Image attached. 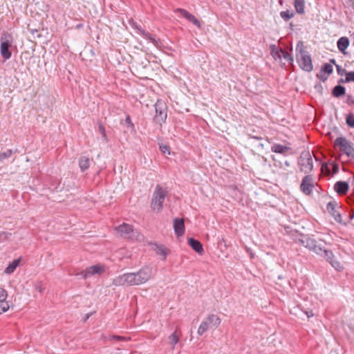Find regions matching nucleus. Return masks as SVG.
Instances as JSON below:
<instances>
[{"label": "nucleus", "mask_w": 354, "mask_h": 354, "mask_svg": "<svg viewBox=\"0 0 354 354\" xmlns=\"http://www.w3.org/2000/svg\"><path fill=\"white\" fill-rule=\"evenodd\" d=\"M151 267H142L138 272H128L120 275L113 279L115 286H137L147 282L151 277Z\"/></svg>", "instance_id": "obj_1"}, {"label": "nucleus", "mask_w": 354, "mask_h": 354, "mask_svg": "<svg viewBox=\"0 0 354 354\" xmlns=\"http://www.w3.org/2000/svg\"><path fill=\"white\" fill-rule=\"evenodd\" d=\"M295 242L326 257L327 261L332 266V258L328 256V253H330V252L326 248V243L324 242L321 240L317 241L308 235L304 234H301L299 238L296 239Z\"/></svg>", "instance_id": "obj_2"}, {"label": "nucleus", "mask_w": 354, "mask_h": 354, "mask_svg": "<svg viewBox=\"0 0 354 354\" xmlns=\"http://www.w3.org/2000/svg\"><path fill=\"white\" fill-rule=\"evenodd\" d=\"M296 59L300 68L307 72H310L313 68V63L310 55L305 50L302 41H299L296 46Z\"/></svg>", "instance_id": "obj_3"}, {"label": "nucleus", "mask_w": 354, "mask_h": 354, "mask_svg": "<svg viewBox=\"0 0 354 354\" xmlns=\"http://www.w3.org/2000/svg\"><path fill=\"white\" fill-rule=\"evenodd\" d=\"M168 192L160 185H157L152 195L151 207L153 210L160 212L163 207V203Z\"/></svg>", "instance_id": "obj_4"}, {"label": "nucleus", "mask_w": 354, "mask_h": 354, "mask_svg": "<svg viewBox=\"0 0 354 354\" xmlns=\"http://www.w3.org/2000/svg\"><path fill=\"white\" fill-rule=\"evenodd\" d=\"M115 230L120 234V236L126 239L130 240H141L143 236L135 230L131 225L126 223H122L121 225L115 227Z\"/></svg>", "instance_id": "obj_5"}, {"label": "nucleus", "mask_w": 354, "mask_h": 354, "mask_svg": "<svg viewBox=\"0 0 354 354\" xmlns=\"http://www.w3.org/2000/svg\"><path fill=\"white\" fill-rule=\"evenodd\" d=\"M0 53L4 61L9 59L12 56L10 47L13 43V37L8 32H3L1 36Z\"/></svg>", "instance_id": "obj_6"}, {"label": "nucleus", "mask_w": 354, "mask_h": 354, "mask_svg": "<svg viewBox=\"0 0 354 354\" xmlns=\"http://www.w3.org/2000/svg\"><path fill=\"white\" fill-rule=\"evenodd\" d=\"M339 147L341 152L345 154L351 161L354 160V148L351 141L344 137H338L335 139L333 148Z\"/></svg>", "instance_id": "obj_7"}, {"label": "nucleus", "mask_w": 354, "mask_h": 354, "mask_svg": "<svg viewBox=\"0 0 354 354\" xmlns=\"http://www.w3.org/2000/svg\"><path fill=\"white\" fill-rule=\"evenodd\" d=\"M156 114L153 122L160 127L165 123L167 118V106L163 101L158 100L154 104Z\"/></svg>", "instance_id": "obj_8"}, {"label": "nucleus", "mask_w": 354, "mask_h": 354, "mask_svg": "<svg viewBox=\"0 0 354 354\" xmlns=\"http://www.w3.org/2000/svg\"><path fill=\"white\" fill-rule=\"evenodd\" d=\"M298 165L301 172L308 174L313 169V160L308 151L301 153L298 159Z\"/></svg>", "instance_id": "obj_9"}, {"label": "nucleus", "mask_w": 354, "mask_h": 354, "mask_svg": "<svg viewBox=\"0 0 354 354\" xmlns=\"http://www.w3.org/2000/svg\"><path fill=\"white\" fill-rule=\"evenodd\" d=\"M129 24H131L135 29L139 31L140 34L145 38V39L149 40L156 47L158 48L160 46L161 41L160 39H156L155 37L146 31L143 28H141L140 26L138 25L136 22L131 18L129 20Z\"/></svg>", "instance_id": "obj_10"}, {"label": "nucleus", "mask_w": 354, "mask_h": 354, "mask_svg": "<svg viewBox=\"0 0 354 354\" xmlns=\"http://www.w3.org/2000/svg\"><path fill=\"white\" fill-rule=\"evenodd\" d=\"M314 188L313 178L312 175H306L300 185L301 191L306 195H310Z\"/></svg>", "instance_id": "obj_11"}, {"label": "nucleus", "mask_w": 354, "mask_h": 354, "mask_svg": "<svg viewBox=\"0 0 354 354\" xmlns=\"http://www.w3.org/2000/svg\"><path fill=\"white\" fill-rule=\"evenodd\" d=\"M105 271V267H86L84 271L75 274L79 278L86 279L95 274H101Z\"/></svg>", "instance_id": "obj_12"}, {"label": "nucleus", "mask_w": 354, "mask_h": 354, "mask_svg": "<svg viewBox=\"0 0 354 354\" xmlns=\"http://www.w3.org/2000/svg\"><path fill=\"white\" fill-rule=\"evenodd\" d=\"M151 249L158 255L161 259L165 260L170 250L163 244H158L156 242L150 243Z\"/></svg>", "instance_id": "obj_13"}, {"label": "nucleus", "mask_w": 354, "mask_h": 354, "mask_svg": "<svg viewBox=\"0 0 354 354\" xmlns=\"http://www.w3.org/2000/svg\"><path fill=\"white\" fill-rule=\"evenodd\" d=\"M332 59L329 60V63L325 64L321 68L319 73H317V76L319 79H320L322 82H325L330 74L332 73Z\"/></svg>", "instance_id": "obj_14"}, {"label": "nucleus", "mask_w": 354, "mask_h": 354, "mask_svg": "<svg viewBox=\"0 0 354 354\" xmlns=\"http://www.w3.org/2000/svg\"><path fill=\"white\" fill-rule=\"evenodd\" d=\"M175 12L180 13L183 17L185 18L189 22H192L198 28L201 27V23L199 20L196 19V17L194 15L189 13L187 10L183 8H177Z\"/></svg>", "instance_id": "obj_15"}, {"label": "nucleus", "mask_w": 354, "mask_h": 354, "mask_svg": "<svg viewBox=\"0 0 354 354\" xmlns=\"http://www.w3.org/2000/svg\"><path fill=\"white\" fill-rule=\"evenodd\" d=\"M333 206L335 205H333ZM353 217L354 213L349 214H346V218H343L342 215L335 210V207H333V218L337 223L346 225L353 219Z\"/></svg>", "instance_id": "obj_16"}, {"label": "nucleus", "mask_w": 354, "mask_h": 354, "mask_svg": "<svg viewBox=\"0 0 354 354\" xmlns=\"http://www.w3.org/2000/svg\"><path fill=\"white\" fill-rule=\"evenodd\" d=\"M174 229L177 236H183L185 231L184 219L175 218L174 219Z\"/></svg>", "instance_id": "obj_17"}, {"label": "nucleus", "mask_w": 354, "mask_h": 354, "mask_svg": "<svg viewBox=\"0 0 354 354\" xmlns=\"http://www.w3.org/2000/svg\"><path fill=\"white\" fill-rule=\"evenodd\" d=\"M7 297V291L0 287V314L6 312L10 308L8 303L6 301Z\"/></svg>", "instance_id": "obj_18"}, {"label": "nucleus", "mask_w": 354, "mask_h": 354, "mask_svg": "<svg viewBox=\"0 0 354 354\" xmlns=\"http://www.w3.org/2000/svg\"><path fill=\"white\" fill-rule=\"evenodd\" d=\"M348 183L345 181H337L335 184L333 189L339 195H344L348 192Z\"/></svg>", "instance_id": "obj_19"}, {"label": "nucleus", "mask_w": 354, "mask_h": 354, "mask_svg": "<svg viewBox=\"0 0 354 354\" xmlns=\"http://www.w3.org/2000/svg\"><path fill=\"white\" fill-rule=\"evenodd\" d=\"M291 148L280 144H274L271 147V151L277 153H281L286 156L288 151H291Z\"/></svg>", "instance_id": "obj_20"}, {"label": "nucleus", "mask_w": 354, "mask_h": 354, "mask_svg": "<svg viewBox=\"0 0 354 354\" xmlns=\"http://www.w3.org/2000/svg\"><path fill=\"white\" fill-rule=\"evenodd\" d=\"M189 246L197 253L201 254L203 250V244L197 239L191 237L188 239Z\"/></svg>", "instance_id": "obj_21"}, {"label": "nucleus", "mask_w": 354, "mask_h": 354, "mask_svg": "<svg viewBox=\"0 0 354 354\" xmlns=\"http://www.w3.org/2000/svg\"><path fill=\"white\" fill-rule=\"evenodd\" d=\"M210 326V328H216L221 324V320L220 317L214 314H210L205 319Z\"/></svg>", "instance_id": "obj_22"}, {"label": "nucleus", "mask_w": 354, "mask_h": 354, "mask_svg": "<svg viewBox=\"0 0 354 354\" xmlns=\"http://www.w3.org/2000/svg\"><path fill=\"white\" fill-rule=\"evenodd\" d=\"M337 48L339 49V50L343 53V54H346V49L348 48V46H349V39L348 37H340L337 42Z\"/></svg>", "instance_id": "obj_23"}, {"label": "nucleus", "mask_w": 354, "mask_h": 354, "mask_svg": "<svg viewBox=\"0 0 354 354\" xmlns=\"http://www.w3.org/2000/svg\"><path fill=\"white\" fill-rule=\"evenodd\" d=\"M90 159L86 156H81L79 159V167L82 172H84L89 168Z\"/></svg>", "instance_id": "obj_24"}, {"label": "nucleus", "mask_w": 354, "mask_h": 354, "mask_svg": "<svg viewBox=\"0 0 354 354\" xmlns=\"http://www.w3.org/2000/svg\"><path fill=\"white\" fill-rule=\"evenodd\" d=\"M294 7L298 14L302 15L305 12V0H295Z\"/></svg>", "instance_id": "obj_25"}, {"label": "nucleus", "mask_w": 354, "mask_h": 354, "mask_svg": "<svg viewBox=\"0 0 354 354\" xmlns=\"http://www.w3.org/2000/svg\"><path fill=\"white\" fill-rule=\"evenodd\" d=\"M270 54L272 55V56L273 57V58L277 60V59H281V53L279 52V50H283L282 48H279L277 47V46L275 44H271L270 46Z\"/></svg>", "instance_id": "obj_26"}, {"label": "nucleus", "mask_w": 354, "mask_h": 354, "mask_svg": "<svg viewBox=\"0 0 354 354\" xmlns=\"http://www.w3.org/2000/svg\"><path fill=\"white\" fill-rule=\"evenodd\" d=\"M346 88L344 86L342 85H337L333 87V96L336 97H339L345 95Z\"/></svg>", "instance_id": "obj_27"}, {"label": "nucleus", "mask_w": 354, "mask_h": 354, "mask_svg": "<svg viewBox=\"0 0 354 354\" xmlns=\"http://www.w3.org/2000/svg\"><path fill=\"white\" fill-rule=\"evenodd\" d=\"M209 328H210V326L207 323V321L204 320L201 323L198 328L197 333L198 335L201 336L208 330Z\"/></svg>", "instance_id": "obj_28"}, {"label": "nucleus", "mask_w": 354, "mask_h": 354, "mask_svg": "<svg viewBox=\"0 0 354 354\" xmlns=\"http://www.w3.org/2000/svg\"><path fill=\"white\" fill-rule=\"evenodd\" d=\"M281 53V59L283 57L286 62H288L290 64H292L294 59L293 56L286 51L285 50H279Z\"/></svg>", "instance_id": "obj_29"}, {"label": "nucleus", "mask_w": 354, "mask_h": 354, "mask_svg": "<svg viewBox=\"0 0 354 354\" xmlns=\"http://www.w3.org/2000/svg\"><path fill=\"white\" fill-rule=\"evenodd\" d=\"M250 138L257 140H262L263 139V133L262 132L256 133L254 130L251 131L248 133Z\"/></svg>", "instance_id": "obj_30"}, {"label": "nucleus", "mask_w": 354, "mask_h": 354, "mask_svg": "<svg viewBox=\"0 0 354 354\" xmlns=\"http://www.w3.org/2000/svg\"><path fill=\"white\" fill-rule=\"evenodd\" d=\"M331 165H332V162H331V157H330L329 159L324 161L322 163L321 169H322V172L326 171V173L330 174V166H331Z\"/></svg>", "instance_id": "obj_31"}, {"label": "nucleus", "mask_w": 354, "mask_h": 354, "mask_svg": "<svg viewBox=\"0 0 354 354\" xmlns=\"http://www.w3.org/2000/svg\"><path fill=\"white\" fill-rule=\"evenodd\" d=\"M294 12H290L289 10L281 11L280 12L281 17L286 21H289L291 18L294 17Z\"/></svg>", "instance_id": "obj_32"}, {"label": "nucleus", "mask_w": 354, "mask_h": 354, "mask_svg": "<svg viewBox=\"0 0 354 354\" xmlns=\"http://www.w3.org/2000/svg\"><path fill=\"white\" fill-rule=\"evenodd\" d=\"M159 149L161 153L164 155H170L171 149L170 147L168 145H165L163 143H158Z\"/></svg>", "instance_id": "obj_33"}, {"label": "nucleus", "mask_w": 354, "mask_h": 354, "mask_svg": "<svg viewBox=\"0 0 354 354\" xmlns=\"http://www.w3.org/2000/svg\"><path fill=\"white\" fill-rule=\"evenodd\" d=\"M333 65H335L336 66L337 73L339 76H341V77L346 76L348 71L344 68H342L341 66L337 64L335 59H333Z\"/></svg>", "instance_id": "obj_34"}, {"label": "nucleus", "mask_w": 354, "mask_h": 354, "mask_svg": "<svg viewBox=\"0 0 354 354\" xmlns=\"http://www.w3.org/2000/svg\"><path fill=\"white\" fill-rule=\"evenodd\" d=\"M97 126H98V131L101 133L103 140L105 142H107L108 141V138H107V136H106V129H105L104 126L103 125V124L101 122H99L97 123Z\"/></svg>", "instance_id": "obj_35"}, {"label": "nucleus", "mask_w": 354, "mask_h": 354, "mask_svg": "<svg viewBox=\"0 0 354 354\" xmlns=\"http://www.w3.org/2000/svg\"><path fill=\"white\" fill-rule=\"evenodd\" d=\"M169 339L170 344L174 348V346L179 342V337L176 331L169 335Z\"/></svg>", "instance_id": "obj_36"}, {"label": "nucleus", "mask_w": 354, "mask_h": 354, "mask_svg": "<svg viewBox=\"0 0 354 354\" xmlns=\"http://www.w3.org/2000/svg\"><path fill=\"white\" fill-rule=\"evenodd\" d=\"M346 123L348 127L354 128V114L349 113L346 117Z\"/></svg>", "instance_id": "obj_37"}, {"label": "nucleus", "mask_w": 354, "mask_h": 354, "mask_svg": "<svg viewBox=\"0 0 354 354\" xmlns=\"http://www.w3.org/2000/svg\"><path fill=\"white\" fill-rule=\"evenodd\" d=\"M12 236V234L7 232H0V242L8 240Z\"/></svg>", "instance_id": "obj_38"}, {"label": "nucleus", "mask_w": 354, "mask_h": 354, "mask_svg": "<svg viewBox=\"0 0 354 354\" xmlns=\"http://www.w3.org/2000/svg\"><path fill=\"white\" fill-rule=\"evenodd\" d=\"M12 153L13 151L12 149H8L6 151L3 153H0V161L8 158L12 155Z\"/></svg>", "instance_id": "obj_39"}, {"label": "nucleus", "mask_w": 354, "mask_h": 354, "mask_svg": "<svg viewBox=\"0 0 354 354\" xmlns=\"http://www.w3.org/2000/svg\"><path fill=\"white\" fill-rule=\"evenodd\" d=\"M28 30L31 33L33 38H39L41 37V35L39 34L38 30L31 28L30 25H28Z\"/></svg>", "instance_id": "obj_40"}, {"label": "nucleus", "mask_w": 354, "mask_h": 354, "mask_svg": "<svg viewBox=\"0 0 354 354\" xmlns=\"http://www.w3.org/2000/svg\"><path fill=\"white\" fill-rule=\"evenodd\" d=\"M35 289L41 293L44 291V288L43 287V283L41 281H36L35 283Z\"/></svg>", "instance_id": "obj_41"}, {"label": "nucleus", "mask_w": 354, "mask_h": 354, "mask_svg": "<svg viewBox=\"0 0 354 354\" xmlns=\"http://www.w3.org/2000/svg\"><path fill=\"white\" fill-rule=\"evenodd\" d=\"M125 122H126V124H128V126H129L131 129H134V127H135L134 124L131 122V117H130V115H127L126 116V118H125Z\"/></svg>", "instance_id": "obj_42"}, {"label": "nucleus", "mask_w": 354, "mask_h": 354, "mask_svg": "<svg viewBox=\"0 0 354 354\" xmlns=\"http://www.w3.org/2000/svg\"><path fill=\"white\" fill-rule=\"evenodd\" d=\"M21 257H19V258L14 259L12 262H10L8 266H19L21 262Z\"/></svg>", "instance_id": "obj_43"}, {"label": "nucleus", "mask_w": 354, "mask_h": 354, "mask_svg": "<svg viewBox=\"0 0 354 354\" xmlns=\"http://www.w3.org/2000/svg\"><path fill=\"white\" fill-rule=\"evenodd\" d=\"M346 80H348V82H354V71L348 72L346 74Z\"/></svg>", "instance_id": "obj_44"}, {"label": "nucleus", "mask_w": 354, "mask_h": 354, "mask_svg": "<svg viewBox=\"0 0 354 354\" xmlns=\"http://www.w3.org/2000/svg\"><path fill=\"white\" fill-rule=\"evenodd\" d=\"M16 268L17 267H6L4 270V272L7 274H10L14 272Z\"/></svg>", "instance_id": "obj_45"}, {"label": "nucleus", "mask_w": 354, "mask_h": 354, "mask_svg": "<svg viewBox=\"0 0 354 354\" xmlns=\"http://www.w3.org/2000/svg\"><path fill=\"white\" fill-rule=\"evenodd\" d=\"M354 102V97H353L352 95H348L346 96V102L348 104H349V105L352 106V102Z\"/></svg>", "instance_id": "obj_46"}, {"label": "nucleus", "mask_w": 354, "mask_h": 354, "mask_svg": "<svg viewBox=\"0 0 354 354\" xmlns=\"http://www.w3.org/2000/svg\"><path fill=\"white\" fill-rule=\"evenodd\" d=\"M337 83L339 84L338 85H341V84L348 83V80H346V76H345V77H341V78L338 80Z\"/></svg>", "instance_id": "obj_47"}, {"label": "nucleus", "mask_w": 354, "mask_h": 354, "mask_svg": "<svg viewBox=\"0 0 354 354\" xmlns=\"http://www.w3.org/2000/svg\"><path fill=\"white\" fill-rule=\"evenodd\" d=\"M304 312L307 315V317L308 318L311 317L314 315L312 310L308 309V310H304Z\"/></svg>", "instance_id": "obj_48"}, {"label": "nucleus", "mask_w": 354, "mask_h": 354, "mask_svg": "<svg viewBox=\"0 0 354 354\" xmlns=\"http://www.w3.org/2000/svg\"><path fill=\"white\" fill-rule=\"evenodd\" d=\"M339 171V165L333 161V176Z\"/></svg>", "instance_id": "obj_49"}, {"label": "nucleus", "mask_w": 354, "mask_h": 354, "mask_svg": "<svg viewBox=\"0 0 354 354\" xmlns=\"http://www.w3.org/2000/svg\"><path fill=\"white\" fill-rule=\"evenodd\" d=\"M346 3L348 7H351L354 10V0H346Z\"/></svg>", "instance_id": "obj_50"}, {"label": "nucleus", "mask_w": 354, "mask_h": 354, "mask_svg": "<svg viewBox=\"0 0 354 354\" xmlns=\"http://www.w3.org/2000/svg\"><path fill=\"white\" fill-rule=\"evenodd\" d=\"M245 250L246 252L250 255V258L253 259L254 257V254L253 253L252 250L249 248H246Z\"/></svg>", "instance_id": "obj_51"}, {"label": "nucleus", "mask_w": 354, "mask_h": 354, "mask_svg": "<svg viewBox=\"0 0 354 354\" xmlns=\"http://www.w3.org/2000/svg\"><path fill=\"white\" fill-rule=\"evenodd\" d=\"M326 208L329 212L332 210V201H330L327 203Z\"/></svg>", "instance_id": "obj_52"}, {"label": "nucleus", "mask_w": 354, "mask_h": 354, "mask_svg": "<svg viewBox=\"0 0 354 354\" xmlns=\"http://www.w3.org/2000/svg\"><path fill=\"white\" fill-rule=\"evenodd\" d=\"M91 314L92 313H87V314H86L84 315V317L83 319L84 322H86L89 319V317H91Z\"/></svg>", "instance_id": "obj_53"}, {"label": "nucleus", "mask_w": 354, "mask_h": 354, "mask_svg": "<svg viewBox=\"0 0 354 354\" xmlns=\"http://www.w3.org/2000/svg\"><path fill=\"white\" fill-rule=\"evenodd\" d=\"M335 268H336L337 270L339 271V272L342 271V270H343V267H341V266L335 267Z\"/></svg>", "instance_id": "obj_54"}, {"label": "nucleus", "mask_w": 354, "mask_h": 354, "mask_svg": "<svg viewBox=\"0 0 354 354\" xmlns=\"http://www.w3.org/2000/svg\"><path fill=\"white\" fill-rule=\"evenodd\" d=\"M82 26H83V25L80 24H78V25L76 26V28L78 29V28H82Z\"/></svg>", "instance_id": "obj_55"}, {"label": "nucleus", "mask_w": 354, "mask_h": 354, "mask_svg": "<svg viewBox=\"0 0 354 354\" xmlns=\"http://www.w3.org/2000/svg\"><path fill=\"white\" fill-rule=\"evenodd\" d=\"M284 164H285V165H286V166H287V167H288V166L290 165V164H289V162H288V161H286V162H284Z\"/></svg>", "instance_id": "obj_56"}, {"label": "nucleus", "mask_w": 354, "mask_h": 354, "mask_svg": "<svg viewBox=\"0 0 354 354\" xmlns=\"http://www.w3.org/2000/svg\"><path fill=\"white\" fill-rule=\"evenodd\" d=\"M341 156H342L341 154L339 155V156L337 157L335 159L337 160H340Z\"/></svg>", "instance_id": "obj_57"}, {"label": "nucleus", "mask_w": 354, "mask_h": 354, "mask_svg": "<svg viewBox=\"0 0 354 354\" xmlns=\"http://www.w3.org/2000/svg\"><path fill=\"white\" fill-rule=\"evenodd\" d=\"M352 106L354 108V101L352 102Z\"/></svg>", "instance_id": "obj_58"}, {"label": "nucleus", "mask_w": 354, "mask_h": 354, "mask_svg": "<svg viewBox=\"0 0 354 354\" xmlns=\"http://www.w3.org/2000/svg\"><path fill=\"white\" fill-rule=\"evenodd\" d=\"M259 145H260V146H261V147H263V144H261V143H260V144H259Z\"/></svg>", "instance_id": "obj_59"}, {"label": "nucleus", "mask_w": 354, "mask_h": 354, "mask_svg": "<svg viewBox=\"0 0 354 354\" xmlns=\"http://www.w3.org/2000/svg\"><path fill=\"white\" fill-rule=\"evenodd\" d=\"M278 279H281V276H279V277H278Z\"/></svg>", "instance_id": "obj_60"}]
</instances>
